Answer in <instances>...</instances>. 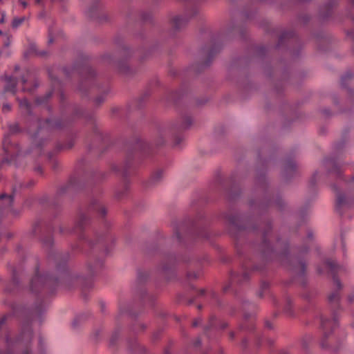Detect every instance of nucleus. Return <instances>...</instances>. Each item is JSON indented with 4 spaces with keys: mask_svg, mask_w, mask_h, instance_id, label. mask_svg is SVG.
I'll return each mask as SVG.
<instances>
[{
    "mask_svg": "<svg viewBox=\"0 0 354 354\" xmlns=\"http://www.w3.org/2000/svg\"><path fill=\"white\" fill-rule=\"evenodd\" d=\"M16 81L12 78L8 79V84L6 87V91L15 92Z\"/></svg>",
    "mask_w": 354,
    "mask_h": 354,
    "instance_id": "f257e3e1",
    "label": "nucleus"
},
{
    "mask_svg": "<svg viewBox=\"0 0 354 354\" xmlns=\"http://www.w3.org/2000/svg\"><path fill=\"white\" fill-rule=\"evenodd\" d=\"M24 21V17H17V18H15L12 20V28H18L19 26H20L22 24Z\"/></svg>",
    "mask_w": 354,
    "mask_h": 354,
    "instance_id": "f03ea898",
    "label": "nucleus"
},
{
    "mask_svg": "<svg viewBox=\"0 0 354 354\" xmlns=\"http://www.w3.org/2000/svg\"><path fill=\"white\" fill-rule=\"evenodd\" d=\"M346 203V197L342 194L338 195L337 198V206L341 207L342 205H344Z\"/></svg>",
    "mask_w": 354,
    "mask_h": 354,
    "instance_id": "7ed1b4c3",
    "label": "nucleus"
},
{
    "mask_svg": "<svg viewBox=\"0 0 354 354\" xmlns=\"http://www.w3.org/2000/svg\"><path fill=\"white\" fill-rule=\"evenodd\" d=\"M174 22L176 27H179L181 24H184L185 23V21L183 17H177L174 19Z\"/></svg>",
    "mask_w": 354,
    "mask_h": 354,
    "instance_id": "20e7f679",
    "label": "nucleus"
},
{
    "mask_svg": "<svg viewBox=\"0 0 354 354\" xmlns=\"http://www.w3.org/2000/svg\"><path fill=\"white\" fill-rule=\"evenodd\" d=\"M3 39L4 46L8 47L11 43L10 36L8 34L4 35V37H3Z\"/></svg>",
    "mask_w": 354,
    "mask_h": 354,
    "instance_id": "39448f33",
    "label": "nucleus"
},
{
    "mask_svg": "<svg viewBox=\"0 0 354 354\" xmlns=\"http://www.w3.org/2000/svg\"><path fill=\"white\" fill-rule=\"evenodd\" d=\"M6 21V13L4 10H0V24H4Z\"/></svg>",
    "mask_w": 354,
    "mask_h": 354,
    "instance_id": "423d86ee",
    "label": "nucleus"
},
{
    "mask_svg": "<svg viewBox=\"0 0 354 354\" xmlns=\"http://www.w3.org/2000/svg\"><path fill=\"white\" fill-rule=\"evenodd\" d=\"M325 264H326V266L328 268V270L331 272L334 270V269L336 266L335 263L332 261H327V262H326Z\"/></svg>",
    "mask_w": 354,
    "mask_h": 354,
    "instance_id": "0eeeda50",
    "label": "nucleus"
},
{
    "mask_svg": "<svg viewBox=\"0 0 354 354\" xmlns=\"http://www.w3.org/2000/svg\"><path fill=\"white\" fill-rule=\"evenodd\" d=\"M6 198H8L10 204H11L13 202V196L12 195L7 196L6 194H2L0 196V198L2 200Z\"/></svg>",
    "mask_w": 354,
    "mask_h": 354,
    "instance_id": "6e6552de",
    "label": "nucleus"
},
{
    "mask_svg": "<svg viewBox=\"0 0 354 354\" xmlns=\"http://www.w3.org/2000/svg\"><path fill=\"white\" fill-rule=\"evenodd\" d=\"M28 102L26 99H23L20 101V106H25L26 108H28Z\"/></svg>",
    "mask_w": 354,
    "mask_h": 354,
    "instance_id": "1a4fd4ad",
    "label": "nucleus"
},
{
    "mask_svg": "<svg viewBox=\"0 0 354 354\" xmlns=\"http://www.w3.org/2000/svg\"><path fill=\"white\" fill-rule=\"evenodd\" d=\"M19 3L22 6L23 8H26L28 6V3L24 0H19Z\"/></svg>",
    "mask_w": 354,
    "mask_h": 354,
    "instance_id": "9d476101",
    "label": "nucleus"
},
{
    "mask_svg": "<svg viewBox=\"0 0 354 354\" xmlns=\"http://www.w3.org/2000/svg\"><path fill=\"white\" fill-rule=\"evenodd\" d=\"M336 297H337V295H333L330 296L329 300L330 301H333V300H335L336 299Z\"/></svg>",
    "mask_w": 354,
    "mask_h": 354,
    "instance_id": "9b49d317",
    "label": "nucleus"
},
{
    "mask_svg": "<svg viewBox=\"0 0 354 354\" xmlns=\"http://www.w3.org/2000/svg\"><path fill=\"white\" fill-rule=\"evenodd\" d=\"M201 318H198L197 320H196V322H194V326H198L199 324V323L201 322Z\"/></svg>",
    "mask_w": 354,
    "mask_h": 354,
    "instance_id": "f8f14e48",
    "label": "nucleus"
},
{
    "mask_svg": "<svg viewBox=\"0 0 354 354\" xmlns=\"http://www.w3.org/2000/svg\"><path fill=\"white\" fill-rule=\"evenodd\" d=\"M322 325L325 328H326L328 326V322H325V321H322Z\"/></svg>",
    "mask_w": 354,
    "mask_h": 354,
    "instance_id": "ddd939ff",
    "label": "nucleus"
},
{
    "mask_svg": "<svg viewBox=\"0 0 354 354\" xmlns=\"http://www.w3.org/2000/svg\"><path fill=\"white\" fill-rule=\"evenodd\" d=\"M10 109V106L8 104H4L3 105V109H8L9 110Z\"/></svg>",
    "mask_w": 354,
    "mask_h": 354,
    "instance_id": "4468645a",
    "label": "nucleus"
},
{
    "mask_svg": "<svg viewBox=\"0 0 354 354\" xmlns=\"http://www.w3.org/2000/svg\"><path fill=\"white\" fill-rule=\"evenodd\" d=\"M348 300H349L350 302H352V301H353L354 298H353L351 296H349L348 297Z\"/></svg>",
    "mask_w": 354,
    "mask_h": 354,
    "instance_id": "2eb2a0df",
    "label": "nucleus"
},
{
    "mask_svg": "<svg viewBox=\"0 0 354 354\" xmlns=\"http://www.w3.org/2000/svg\"><path fill=\"white\" fill-rule=\"evenodd\" d=\"M4 35H7V33H3L1 30H0V35L4 37Z\"/></svg>",
    "mask_w": 354,
    "mask_h": 354,
    "instance_id": "dca6fc26",
    "label": "nucleus"
},
{
    "mask_svg": "<svg viewBox=\"0 0 354 354\" xmlns=\"http://www.w3.org/2000/svg\"><path fill=\"white\" fill-rule=\"evenodd\" d=\"M36 3H40L42 0H33Z\"/></svg>",
    "mask_w": 354,
    "mask_h": 354,
    "instance_id": "f3484780",
    "label": "nucleus"
},
{
    "mask_svg": "<svg viewBox=\"0 0 354 354\" xmlns=\"http://www.w3.org/2000/svg\"><path fill=\"white\" fill-rule=\"evenodd\" d=\"M354 1V0H353Z\"/></svg>",
    "mask_w": 354,
    "mask_h": 354,
    "instance_id": "a211bd4d",
    "label": "nucleus"
}]
</instances>
